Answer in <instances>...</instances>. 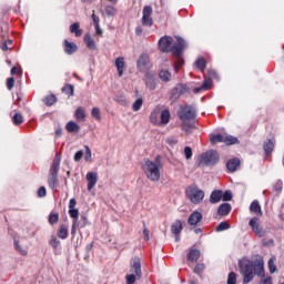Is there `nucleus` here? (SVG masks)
<instances>
[{
  "mask_svg": "<svg viewBox=\"0 0 284 284\" xmlns=\"http://www.w3.org/2000/svg\"><path fill=\"white\" fill-rule=\"evenodd\" d=\"M7 88L8 90H12V88H14V78L7 79Z\"/></svg>",
  "mask_w": 284,
  "mask_h": 284,
  "instance_id": "obj_62",
  "label": "nucleus"
},
{
  "mask_svg": "<svg viewBox=\"0 0 284 284\" xmlns=\"http://www.w3.org/2000/svg\"><path fill=\"white\" fill-rule=\"evenodd\" d=\"M153 9L150 6H145L142 10V26L144 28H152L154 26V20L152 19Z\"/></svg>",
  "mask_w": 284,
  "mask_h": 284,
  "instance_id": "obj_8",
  "label": "nucleus"
},
{
  "mask_svg": "<svg viewBox=\"0 0 284 284\" xmlns=\"http://www.w3.org/2000/svg\"><path fill=\"white\" fill-rule=\"evenodd\" d=\"M250 212L252 214H257V216H263V211L261 210V204L258 200H254L250 205Z\"/></svg>",
  "mask_w": 284,
  "mask_h": 284,
  "instance_id": "obj_23",
  "label": "nucleus"
},
{
  "mask_svg": "<svg viewBox=\"0 0 284 284\" xmlns=\"http://www.w3.org/2000/svg\"><path fill=\"white\" fill-rule=\"evenodd\" d=\"M61 168V153H57L49 170L48 184L51 190L59 187V170Z\"/></svg>",
  "mask_w": 284,
  "mask_h": 284,
  "instance_id": "obj_4",
  "label": "nucleus"
},
{
  "mask_svg": "<svg viewBox=\"0 0 284 284\" xmlns=\"http://www.w3.org/2000/svg\"><path fill=\"white\" fill-rule=\"evenodd\" d=\"M212 88V78H207L204 80L202 84L203 90H210Z\"/></svg>",
  "mask_w": 284,
  "mask_h": 284,
  "instance_id": "obj_52",
  "label": "nucleus"
},
{
  "mask_svg": "<svg viewBox=\"0 0 284 284\" xmlns=\"http://www.w3.org/2000/svg\"><path fill=\"white\" fill-rule=\"evenodd\" d=\"M201 221H203V214L199 211H194L189 216L187 223H189V225H199V223H201Z\"/></svg>",
  "mask_w": 284,
  "mask_h": 284,
  "instance_id": "obj_17",
  "label": "nucleus"
},
{
  "mask_svg": "<svg viewBox=\"0 0 284 284\" xmlns=\"http://www.w3.org/2000/svg\"><path fill=\"white\" fill-rule=\"evenodd\" d=\"M63 48H64L65 54H69V55L74 54V52L79 50V47L77 45V43L70 42L68 41V39L63 41Z\"/></svg>",
  "mask_w": 284,
  "mask_h": 284,
  "instance_id": "obj_16",
  "label": "nucleus"
},
{
  "mask_svg": "<svg viewBox=\"0 0 284 284\" xmlns=\"http://www.w3.org/2000/svg\"><path fill=\"white\" fill-rule=\"evenodd\" d=\"M115 68L118 70L119 77H123V70H125V58L124 57H119L115 60Z\"/></svg>",
  "mask_w": 284,
  "mask_h": 284,
  "instance_id": "obj_22",
  "label": "nucleus"
},
{
  "mask_svg": "<svg viewBox=\"0 0 284 284\" xmlns=\"http://www.w3.org/2000/svg\"><path fill=\"white\" fill-rule=\"evenodd\" d=\"M204 271H205V264H203V263L197 264V265L194 267V273H195V274H203Z\"/></svg>",
  "mask_w": 284,
  "mask_h": 284,
  "instance_id": "obj_54",
  "label": "nucleus"
},
{
  "mask_svg": "<svg viewBox=\"0 0 284 284\" xmlns=\"http://www.w3.org/2000/svg\"><path fill=\"white\" fill-rule=\"evenodd\" d=\"M181 93H179V91H176V87L173 88L172 92H171V99L173 101H176L179 99H181Z\"/></svg>",
  "mask_w": 284,
  "mask_h": 284,
  "instance_id": "obj_55",
  "label": "nucleus"
},
{
  "mask_svg": "<svg viewBox=\"0 0 284 284\" xmlns=\"http://www.w3.org/2000/svg\"><path fill=\"white\" fill-rule=\"evenodd\" d=\"M74 161L77 163H79V161H81V159H83V151H78L75 154H74Z\"/></svg>",
  "mask_w": 284,
  "mask_h": 284,
  "instance_id": "obj_64",
  "label": "nucleus"
},
{
  "mask_svg": "<svg viewBox=\"0 0 284 284\" xmlns=\"http://www.w3.org/2000/svg\"><path fill=\"white\" fill-rule=\"evenodd\" d=\"M227 284H236V273L234 272L229 273Z\"/></svg>",
  "mask_w": 284,
  "mask_h": 284,
  "instance_id": "obj_51",
  "label": "nucleus"
},
{
  "mask_svg": "<svg viewBox=\"0 0 284 284\" xmlns=\"http://www.w3.org/2000/svg\"><path fill=\"white\" fill-rule=\"evenodd\" d=\"M268 270H270L271 274H274V272H276V265L274 264V260L273 258H271L268 261Z\"/></svg>",
  "mask_w": 284,
  "mask_h": 284,
  "instance_id": "obj_58",
  "label": "nucleus"
},
{
  "mask_svg": "<svg viewBox=\"0 0 284 284\" xmlns=\"http://www.w3.org/2000/svg\"><path fill=\"white\" fill-rule=\"evenodd\" d=\"M43 103H44V105H48V106L52 105L53 103H57V95L50 94V95L45 97L43 99Z\"/></svg>",
  "mask_w": 284,
  "mask_h": 284,
  "instance_id": "obj_38",
  "label": "nucleus"
},
{
  "mask_svg": "<svg viewBox=\"0 0 284 284\" xmlns=\"http://www.w3.org/2000/svg\"><path fill=\"white\" fill-rule=\"evenodd\" d=\"M219 159V153L212 150L201 155V162L204 163V165H216Z\"/></svg>",
  "mask_w": 284,
  "mask_h": 284,
  "instance_id": "obj_9",
  "label": "nucleus"
},
{
  "mask_svg": "<svg viewBox=\"0 0 284 284\" xmlns=\"http://www.w3.org/2000/svg\"><path fill=\"white\" fill-rule=\"evenodd\" d=\"M240 274L243 276V283L247 284L254 281V274L261 278L265 277V262L263 257H257L253 262H242L240 263Z\"/></svg>",
  "mask_w": 284,
  "mask_h": 284,
  "instance_id": "obj_1",
  "label": "nucleus"
},
{
  "mask_svg": "<svg viewBox=\"0 0 284 284\" xmlns=\"http://www.w3.org/2000/svg\"><path fill=\"white\" fill-rule=\"evenodd\" d=\"M274 145H275L274 140H267L264 142L263 150L266 155H270L272 154V152H274Z\"/></svg>",
  "mask_w": 284,
  "mask_h": 284,
  "instance_id": "obj_28",
  "label": "nucleus"
},
{
  "mask_svg": "<svg viewBox=\"0 0 284 284\" xmlns=\"http://www.w3.org/2000/svg\"><path fill=\"white\" fill-rule=\"evenodd\" d=\"M91 115L93 116V119H95L97 121H101V110L97 106H94L91 111Z\"/></svg>",
  "mask_w": 284,
  "mask_h": 284,
  "instance_id": "obj_45",
  "label": "nucleus"
},
{
  "mask_svg": "<svg viewBox=\"0 0 284 284\" xmlns=\"http://www.w3.org/2000/svg\"><path fill=\"white\" fill-rule=\"evenodd\" d=\"M248 225L256 236H263V227H261V223H258V217L251 219Z\"/></svg>",
  "mask_w": 284,
  "mask_h": 284,
  "instance_id": "obj_14",
  "label": "nucleus"
},
{
  "mask_svg": "<svg viewBox=\"0 0 284 284\" xmlns=\"http://www.w3.org/2000/svg\"><path fill=\"white\" fill-rule=\"evenodd\" d=\"M87 181H88V190L89 192L94 189L97 182L99 181V174L97 172H88L87 173Z\"/></svg>",
  "mask_w": 284,
  "mask_h": 284,
  "instance_id": "obj_15",
  "label": "nucleus"
},
{
  "mask_svg": "<svg viewBox=\"0 0 284 284\" xmlns=\"http://www.w3.org/2000/svg\"><path fill=\"white\" fill-rule=\"evenodd\" d=\"M161 156L155 158V162L151 160H145L144 164L142 166V170L149 179V181H153V183H156V181H161Z\"/></svg>",
  "mask_w": 284,
  "mask_h": 284,
  "instance_id": "obj_3",
  "label": "nucleus"
},
{
  "mask_svg": "<svg viewBox=\"0 0 284 284\" xmlns=\"http://www.w3.org/2000/svg\"><path fill=\"white\" fill-rule=\"evenodd\" d=\"M91 19L94 26H99V23H101V19H99V17L94 13V10L92 11Z\"/></svg>",
  "mask_w": 284,
  "mask_h": 284,
  "instance_id": "obj_60",
  "label": "nucleus"
},
{
  "mask_svg": "<svg viewBox=\"0 0 284 284\" xmlns=\"http://www.w3.org/2000/svg\"><path fill=\"white\" fill-rule=\"evenodd\" d=\"M210 142L212 145H216V143H225V145H236L239 143V138L234 135H223L221 133L213 134L210 136Z\"/></svg>",
  "mask_w": 284,
  "mask_h": 284,
  "instance_id": "obj_6",
  "label": "nucleus"
},
{
  "mask_svg": "<svg viewBox=\"0 0 284 284\" xmlns=\"http://www.w3.org/2000/svg\"><path fill=\"white\" fill-rule=\"evenodd\" d=\"M230 212H232V204L230 203H223L217 207L219 216H227Z\"/></svg>",
  "mask_w": 284,
  "mask_h": 284,
  "instance_id": "obj_21",
  "label": "nucleus"
},
{
  "mask_svg": "<svg viewBox=\"0 0 284 284\" xmlns=\"http://www.w3.org/2000/svg\"><path fill=\"white\" fill-rule=\"evenodd\" d=\"M69 215L73 221H79V209H69Z\"/></svg>",
  "mask_w": 284,
  "mask_h": 284,
  "instance_id": "obj_48",
  "label": "nucleus"
},
{
  "mask_svg": "<svg viewBox=\"0 0 284 284\" xmlns=\"http://www.w3.org/2000/svg\"><path fill=\"white\" fill-rule=\"evenodd\" d=\"M126 284H134L136 281H139V277L136 274H129L125 276Z\"/></svg>",
  "mask_w": 284,
  "mask_h": 284,
  "instance_id": "obj_46",
  "label": "nucleus"
},
{
  "mask_svg": "<svg viewBox=\"0 0 284 284\" xmlns=\"http://www.w3.org/2000/svg\"><path fill=\"white\" fill-rule=\"evenodd\" d=\"M225 230H230V223L221 222L216 227L215 232H225Z\"/></svg>",
  "mask_w": 284,
  "mask_h": 284,
  "instance_id": "obj_40",
  "label": "nucleus"
},
{
  "mask_svg": "<svg viewBox=\"0 0 284 284\" xmlns=\"http://www.w3.org/2000/svg\"><path fill=\"white\" fill-rule=\"evenodd\" d=\"M199 258H201V251L193 248L189 252L187 260L190 261V263H196Z\"/></svg>",
  "mask_w": 284,
  "mask_h": 284,
  "instance_id": "obj_24",
  "label": "nucleus"
},
{
  "mask_svg": "<svg viewBox=\"0 0 284 284\" xmlns=\"http://www.w3.org/2000/svg\"><path fill=\"white\" fill-rule=\"evenodd\" d=\"M143 81L148 90L154 91L156 90V75L152 72H146Z\"/></svg>",
  "mask_w": 284,
  "mask_h": 284,
  "instance_id": "obj_12",
  "label": "nucleus"
},
{
  "mask_svg": "<svg viewBox=\"0 0 284 284\" xmlns=\"http://www.w3.org/2000/svg\"><path fill=\"white\" fill-rule=\"evenodd\" d=\"M176 91H179V94L183 97V94H189L190 92V87L187 84L179 83L175 85Z\"/></svg>",
  "mask_w": 284,
  "mask_h": 284,
  "instance_id": "obj_33",
  "label": "nucleus"
},
{
  "mask_svg": "<svg viewBox=\"0 0 284 284\" xmlns=\"http://www.w3.org/2000/svg\"><path fill=\"white\" fill-rule=\"evenodd\" d=\"M143 236L144 241H150V231L148 230V226H145V224H143Z\"/></svg>",
  "mask_w": 284,
  "mask_h": 284,
  "instance_id": "obj_61",
  "label": "nucleus"
},
{
  "mask_svg": "<svg viewBox=\"0 0 284 284\" xmlns=\"http://www.w3.org/2000/svg\"><path fill=\"white\" fill-rule=\"evenodd\" d=\"M159 78L164 83H170V81H172V73L169 70L163 69L159 72Z\"/></svg>",
  "mask_w": 284,
  "mask_h": 284,
  "instance_id": "obj_27",
  "label": "nucleus"
},
{
  "mask_svg": "<svg viewBox=\"0 0 284 284\" xmlns=\"http://www.w3.org/2000/svg\"><path fill=\"white\" fill-rule=\"evenodd\" d=\"M176 43L172 45L171 53L173 57H181L187 49V42L181 37H176Z\"/></svg>",
  "mask_w": 284,
  "mask_h": 284,
  "instance_id": "obj_7",
  "label": "nucleus"
},
{
  "mask_svg": "<svg viewBox=\"0 0 284 284\" xmlns=\"http://www.w3.org/2000/svg\"><path fill=\"white\" fill-rule=\"evenodd\" d=\"M95 37H103V30H101V24H94Z\"/></svg>",
  "mask_w": 284,
  "mask_h": 284,
  "instance_id": "obj_63",
  "label": "nucleus"
},
{
  "mask_svg": "<svg viewBox=\"0 0 284 284\" xmlns=\"http://www.w3.org/2000/svg\"><path fill=\"white\" fill-rule=\"evenodd\" d=\"M74 116L80 123H83V121H85V109L82 106L78 108L74 112Z\"/></svg>",
  "mask_w": 284,
  "mask_h": 284,
  "instance_id": "obj_29",
  "label": "nucleus"
},
{
  "mask_svg": "<svg viewBox=\"0 0 284 284\" xmlns=\"http://www.w3.org/2000/svg\"><path fill=\"white\" fill-rule=\"evenodd\" d=\"M102 14L104 17H116V8H114L112 6H106V7H104Z\"/></svg>",
  "mask_w": 284,
  "mask_h": 284,
  "instance_id": "obj_31",
  "label": "nucleus"
},
{
  "mask_svg": "<svg viewBox=\"0 0 284 284\" xmlns=\"http://www.w3.org/2000/svg\"><path fill=\"white\" fill-rule=\"evenodd\" d=\"M136 67L140 72H148V70L152 68L150 55H148V53H142L138 59Z\"/></svg>",
  "mask_w": 284,
  "mask_h": 284,
  "instance_id": "obj_10",
  "label": "nucleus"
},
{
  "mask_svg": "<svg viewBox=\"0 0 284 284\" xmlns=\"http://www.w3.org/2000/svg\"><path fill=\"white\" fill-rule=\"evenodd\" d=\"M274 191L277 192V193L283 191V181L278 180L277 182H275Z\"/></svg>",
  "mask_w": 284,
  "mask_h": 284,
  "instance_id": "obj_56",
  "label": "nucleus"
},
{
  "mask_svg": "<svg viewBox=\"0 0 284 284\" xmlns=\"http://www.w3.org/2000/svg\"><path fill=\"white\" fill-rule=\"evenodd\" d=\"M232 191L227 190L224 193L222 192V201H232Z\"/></svg>",
  "mask_w": 284,
  "mask_h": 284,
  "instance_id": "obj_50",
  "label": "nucleus"
},
{
  "mask_svg": "<svg viewBox=\"0 0 284 284\" xmlns=\"http://www.w3.org/2000/svg\"><path fill=\"white\" fill-rule=\"evenodd\" d=\"M84 43L87 48H89V50H97V42L94 41L92 36H90V33H87L84 36Z\"/></svg>",
  "mask_w": 284,
  "mask_h": 284,
  "instance_id": "obj_25",
  "label": "nucleus"
},
{
  "mask_svg": "<svg viewBox=\"0 0 284 284\" xmlns=\"http://www.w3.org/2000/svg\"><path fill=\"white\" fill-rule=\"evenodd\" d=\"M175 58H178V59H176V61L174 63V70H175V72H179L180 68H183L185 61L183 60V58H181V55L180 57H175Z\"/></svg>",
  "mask_w": 284,
  "mask_h": 284,
  "instance_id": "obj_41",
  "label": "nucleus"
},
{
  "mask_svg": "<svg viewBox=\"0 0 284 284\" xmlns=\"http://www.w3.org/2000/svg\"><path fill=\"white\" fill-rule=\"evenodd\" d=\"M11 121L13 125H21L23 123V115L21 113H16L12 118Z\"/></svg>",
  "mask_w": 284,
  "mask_h": 284,
  "instance_id": "obj_37",
  "label": "nucleus"
},
{
  "mask_svg": "<svg viewBox=\"0 0 284 284\" xmlns=\"http://www.w3.org/2000/svg\"><path fill=\"white\" fill-rule=\"evenodd\" d=\"M141 108H143V99L139 98L132 104V110H133V112H139V110H141Z\"/></svg>",
  "mask_w": 284,
  "mask_h": 284,
  "instance_id": "obj_39",
  "label": "nucleus"
},
{
  "mask_svg": "<svg viewBox=\"0 0 284 284\" xmlns=\"http://www.w3.org/2000/svg\"><path fill=\"white\" fill-rule=\"evenodd\" d=\"M65 129H67V132L72 133V132H79L81 130V126H79L77 122L70 121L67 123Z\"/></svg>",
  "mask_w": 284,
  "mask_h": 284,
  "instance_id": "obj_32",
  "label": "nucleus"
},
{
  "mask_svg": "<svg viewBox=\"0 0 284 284\" xmlns=\"http://www.w3.org/2000/svg\"><path fill=\"white\" fill-rule=\"evenodd\" d=\"M49 243H50L51 247H53V250H57V247H59L61 245V241H59V239H57V236H52Z\"/></svg>",
  "mask_w": 284,
  "mask_h": 284,
  "instance_id": "obj_49",
  "label": "nucleus"
},
{
  "mask_svg": "<svg viewBox=\"0 0 284 284\" xmlns=\"http://www.w3.org/2000/svg\"><path fill=\"white\" fill-rule=\"evenodd\" d=\"M184 155H185V159H186L187 161H190V159H192V148L185 146V148H184Z\"/></svg>",
  "mask_w": 284,
  "mask_h": 284,
  "instance_id": "obj_57",
  "label": "nucleus"
},
{
  "mask_svg": "<svg viewBox=\"0 0 284 284\" xmlns=\"http://www.w3.org/2000/svg\"><path fill=\"white\" fill-rule=\"evenodd\" d=\"M206 65H207V62H205V59H203V58H199L195 61V68H197V70H200V72H203L205 70Z\"/></svg>",
  "mask_w": 284,
  "mask_h": 284,
  "instance_id": "obj_36",
  "label": "nucleus"
},
{
  "mask_svg": "<svg viewBox=\"0 0 284 284\" xmlns=\"http://www.w3.org/2000/svg\"><path fill=\"white\" fill-rule=\"evenodd\" d=\"M59 239L65 240L68 239V225L62 224L58 231Z\"/></svg>",
  "mask_w": 284,
  "mask_h": 284,
  "instance_id": "obj_35",
  "label": "nucleus"
},
{
  "mask_svg": "<svg viewBox=\"0 0 284 284\" xmlns=\"http://www.w3.org/2000/svg\"><path fill=\"white\" fill-rule=\"evenodd\" d=\"M159 125H168L170 123V119H172V114L170 113V109H164L161 111Z\"/></svg>",
  "mask_w": 284,
  "mask_h": 284,
  "instance_id": "obj_19",
  "label": "nucleus"
},
{
  "mask_svg": "<svg viewBox=\"0 0 284 284\" xmlns=\"http://www.w3.org/2000/svg\"><path fill=\"white\" fill-rule=\"evenodd\" d=\"M71 34H75V37H81L83 34V30L80 28L79 22H74L70 26Z\"/></svg>",
  "mask_w": 284,
  "mask_h": 284,
  "instance_id": "obj_30",
  "label": "nucleus"
},
{
  "mask_svg": "<svg viewBox=\"0 0 284 284\" xmlns=\"http://www.w3.org/2000/svg\"><path fill=\"white\" fill-rule=\"evenodd\" d=\"M14 247H16L17 252H19L22 256L28 255V251H26V248L21 247V244H19V241H17V240H14Z\"/></svg>",
  "mask_w": 284,
  "mask_h": 284,
  "instance_id": "obj_43",
  "label": "nucleus"
},
{
  "mask_svg": "<svg viewBox=\"0 0 284 284\" xmlns=\"http://www.w3.org/2000/svg\"><path fill=\"white\" fill-rule=\"evenodd\" d=\"M63 94H67V97H74V85L72 84H64L62 88Z\"/></svg>",
  "mask_w": 284,
  "mask_h": 284,
  "instance_id": "obj_34",
  "label": "nucleus"
},
{
  "mask_svg": "<svg viewBox=\"0 0 284 284\" xmlns=\"http://www.w3.org/2000/svg\"><path fill=\"white\" fill-rule=\"evenodd\" d=\"M49 223H50V225H54V224L59 223V213H51L49 215Z\"/></svg>",
  "mask_w": 284,
  "mask_h": 284,
  "instance_id": "obj_47",
  "label": "nucleus"
},
{
  "mask_svg": "<svg viewBox=\"0 0 284 284\" xmlns=\"http://www.w3.org/2000/svg\"><path fill=\"white\" fill-rule=\"evenodd\" d=\"M172 234H175V236H179L181 232H183V223L181 220H176L174 224L171 226Z\"/></svg>",
  "mask_w": 284,
  "mask_h": 284,
  "instance_id": "obj_26",
  "label": "nucleus"
},
{
  "mask_svg": "<svg viewBox=\"0 0 284 284\" xmlns=\"http://www.w3.org/2000/svg\"><path fill=\"white\" fill-rule=\"evenodd\" d=\"M240 166H241V160L239 158L230 159L226 162V169L229 170V172H236Z\"/></svg>",
  "mask_w": 284,
  "mask_h": 284,
  "instance_id": "obj_18",
  "label": "nucleus"
},
{
  "mask_svg": "<svg viewBox=\"0 0 284 284\" xmlns=\"http://www.w3.org/2000/svg\"><path fill=\"white\" fill-rule=\"evenodd\" d=\"M114 101L120 105H128V98L125 95H115Z\"/></svg>",
  "mask_w": 284,
  "mask_h": 284,
  "instance_id": "obj_42",
  "label": "nucleus"
},
{
  "mask_svg": "<svg viewBox=\"0 0 284 284\" xmlns=\"http://www.w3.org/2000/svg\"><path fill=\"white\" fill-rule=\"evenodd\" d=\"M39 199H43L47 196L48 191L45 190V186H40L37 192Z\"/></svg>",
  "mask_w": 284,
  "mask_h": 284,
  "instance_id": "obj_53",
  "label": "nucleus"
},
{
  "mask_svg": "<svg viewBox=\"0 0 284 284\" xmlns=\"http://www.w3.org/2000/svg\"><path fill=\"white\" fill-rule=\"evenodd\" d=\"M185 196L193 203V205H200L205 199V191L201 190L197 185H190L185 191Z\"/></svg>",
  "mask_w": 284,
  "mask_h": 284,
  "instance_id": "obj_5",
  "label": "nucleus"
},
{
  "mask_svg": "<svg viewBox=\"0 0 284 284\" xmlns=\"http://www.w3.org/2000/svg\"><path fill=\"white\" fill-rule=\"evenodd\" d=\"M178 116L182 121V130L190 132L194 128V121L196 119V109L192 105H182L178 111Z\"/></svg>",
  "mask_w": 284,
  "mask_h": 284,
  "instance_id": "obj_2",
  "label": "nucleus"
},
{
  "mask_svg": "<svg viewBox=\"0 0 284 284\" xmlns=\"http://www.w3.org/2000/svg\"><path fill=\"white\" fill-rule=\"evenodd\" d=\"M222 199H223V191L214 190V191H212V193L210 195V203H212V205H214L216 203H221Z\"/></svg>",
  "mask_w": 284,
  "mask_h": 284,
  "instance_id": "obj_20",
  "label": "nucleus"
},
{
  "mask_svg": "<svg viewBox=\"0 0 284 284\" xmlns=\"http://www.w3.org/2000/svg\"><path fill=\"white\" fill-rule=\"evenodd\" d=\"M84 161H87L88 163H90V161H92V151L90 150V146L84 145Z\"/></svg>",
  "mask_w": 284,
  "mask_h": 284,
  "instance_id": "obj_44",
  "label": "nucleus"
},
{
  "mask_svg": "<svg viewBox=\"0 0 284 284\" xmlns=\"http://www.w3.org/2000/svg\"><path fill=\"white\" fill-rule=\"evenodd\" d=\"M131 272H133L136 275L138 281H141L143 272L141 271V258H139V256L132 258Z\"/></svg>",
  "mask_w": 284,
  "mask_h": 284,
  "instance_id": "obj_13",
  "label": "nucleus"
},
{
  "mask_svg": "<svg viewBox=\"0 0 284 284\" xmlns=\"http://www.w3.org/2000/svg\"><path fill=\"white\" fill-rule=\"evenodd\" d=\"M150 121L151 123H153L154 125H159L160 121L159 119L156 118V112H152L151 115H150Z\"/></svg>",
  "mask_w": 284,
  "mask_h": 284,
  "instance_id": "obj_59",
  "label": "nucleus"
},
{
  "mask_svg": "<svg viewBox=\"0 0 284 284\" xmlns=\"http://www.w3.org/2000/svg\"><path fill=\"white\" fill-rule=\"evenodd\" d=\"M174 42V39L170 36H163L159 40V49L161 52H172V43Z\"/></svg>",
  "mask_w": 284,
  "mask_h": 284,
  "instance_id": "obj_11",
  "label": "nucleus"
}]
</instances>
